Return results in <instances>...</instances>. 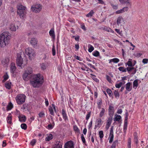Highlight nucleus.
<instances>
[{
	"instance_id": "obj_22",
	"label": "nucleus",
	"mask_w": 148,
	"mask_h": 148,
	"mask_svg": "<svg viewBox=\"0 0 148 148\" xmlns=\"http://www.w3.org/2000/svg\"><path fill=\"white\" fill-rule=\"evenodd\" d=\"M16 69V67L15 66V64L14 63H12L10 64L11 72L14 73Z\"/></svg>"
},
{
	"instance_id": "obj_33",
	"label": "nucleus",
	"mask_w": 148,
	"mask_h": 148,
	"mask_svg": "<svg viewBox=\"0 0 148 148\" xmlns=\"http://www.w3.org/2000/svg\"><path fill=\"white\" fill-rule=\"evenodd\" d=\"M11 83L10 82H7L5 84V87L8 89H10L11 88Z\"/></svg>"
},
{
	"instance_id": "obj_21",
	"label": "nucleus",
	"mask_w": 148,
	"mask_h": 148,
	"mask_svg": "<svg viewBox=\"0 0 148 148\" xmlns=\"http://www.w3.org/2000/svg\"><path fill=\"white\" fill-rule=\"evenodd\" d=\"M131 83L129 82L125 85V88L126 90L128 92L131 91L132 90V87L131 86Z\"/></svg>"
},
{
	"instance_id": "obj_28",
	"label": "nucleus",
	"mask_w": 148,
	"mask_h": 148,
	"mask_svg": "<svg viewBox=\"0 0 148 148\" xmlns=\"http://www.w3.org/2000/svg\"><path fill=\"white\" fill-rule=\"evenodd\" d=\"M99 135L100 138V140L101 142H102V138L103 137L104 134L102 131H100L99 132Z\"/></svg>"
},
{
	"instance_id": "obj_2",
	"label": "nucleus",
	"mask_w": 148,
	"mask_h": 148,
	"mask_svg": "<svg viewBox=\"0 0 148 148\" xmlns=\"http://www.w3.org/2000/svg\"><path fill=\"white\" fill-rule=\"evenodd\" d=\"M10 36L8 32H3L0 35V46L4 47L9 43Z\"/></svg>"
},
{
	"instance_id": "obj_16",
	"label": "nucleus",
	"mask_w": 148,
	"mask_h": 148,
	"mask_svg": "<svg viewBox=\"0 0 148 148\" xmlns=\"http://www.w3.org/2000/svg\"><path fill=\"white\" fill-rule=\"evenodd\" d=\"M126 69L129 73H130L131 71H133L132 74H134L136 73V69L133 67H128Z\"/></svg>"
},
{
	"instance_id": "obj_23",
	"label": "nucleus",
	"mask_w": 148,
	"mask_h": 148,
	"mask_svg": "<svg viewBox=\"0 0 148 148\" xmlns=\"http://www.w3.org/2000/svg\"><path fill=\"white\" fill-rule=\"evenodd\" d=\"M12 116L11 113H9L7 118V121L10 124H12Z\"/></svg>"
},
{
	"instance_id": "obj_18",
	"label": "nucleus",
	"mask_w": 148,
	"mask_h": 148,
	"mask_svg": "<svg viewBox=\"0 0 148 148\" xmlns=\"http://www.w3.org/2000/svg\"><path fill=\"white\" fill-rule=\"evenodd\" d=\"M62 113L63 118L64 120V121H68V119L67 117V114L66 113V111L64 109H63L62 110Z\"/></svg>"
},
{
	"instance_id": "obj_41",
	"label": "nucleus",
	"mask_w": 148,
	"mask_h": 148,
	"mask_svg": "<svg viewBox=\"0 0 148 148\" xmlns=\"http://www.w3.org/2000/svg\"><path fill=\"white\" fill-rule=\"evenodd\" d=\"M55 125V123L53 121V122L52 123V125L50 124L48 125V129L50 130V129H53V127Z\"/></svg>"
},
{
	"instance_id": "obj_1",
	"label": "nucleus",
	"mask_w": 148,
	"mask_h": 148,
	"mask_svg": "<svg viewBox=\"0 0 148 148\" xmlns=\"http://www.w3.org/2000/svg\"><path fill=\"white\" fill-rule=\"evenodd\" d=\"M43 77L40 74L34 75L32 80L30 81V83L35 88L38 87L43 82Z\"/></svg>"
},
{
	"instance_id": "obj_8",
	"label": "nucleus",
	"mask_w": 148,
	"mask_h": 148,
	"mask_svg": "<svg viewBox=\"0 0 148 148\" xmlns=\"http://www.w3.org/2000/svg\"><path fill=\"white\" fill-rule=\"evenodd\" d=\"M23 58L21 55L20 54H18L16 62L18 66L20 67L21 69H23L24 67V66H23Z\"/></svg>"
},
{
	"instance_id": "obj_50",
	"label": "nucleus",
	"mask_w": 148,
	"mask_h": 148,
	"mask_svg": "<svg viewBox=\"0 0 148 148\" xmlns=\"http://www.w3.org/2000/svg\"><path fill=\"white\" fill-rule=\"evenodd\" d=\"M73 129L75 132H78L79 131V128H78L77 127L76 125H75L73 126Z\"/></svg>"
},
{
	"instance_id": "obj_17",
	"label": "nucleus",
	"mask_w": 148,
	"mask_h": 148,
	"mask_svg": "<svg viewBox=\"0 0 148 148\" xmlns=\"http://www.w3.org/2000/svg\"><path fill=\"white\" fill-rule=\"evenodd\" d=\"M9 61L10 60L9 58H5L2 60L1 63L3 65L6 66L9 63Z\"/></svg>"
},
{
	"instance_id": "obj_15",
	"label": "nucleus",
	"mask_w": 148,
	"mask_h": 148,
	"mask_svg": "<svg viewBox=\"0 0 148 148\" xmlns=\"http://www.w3.org/2000/svg\"><path fill=\"white\" fill-rule=\"evenodd\" d=\"M124 19L121 16L118 17L117 19L116 23L118 25H121L122 23L124 22Z\"/></svg>"
},
{
	"instance_id": "obj_25",
	"label": "nucleus",
	"mask_w": 148,
	"mask_h": 148,
	"mask_svg": "<svg viewBox=\"0 0 148 148\" xmlns=\"http://www.w3.org/2000/svg\"><path fill=\"white\" fill-rule=\"evenodd\" d=\"M47 136L45 138L46 141H49L53 138V135L52 134H47Z\"/></svg>"
},
{
	"instance_id": "obj_4",
	"label": "nucleus",
	"mask_w": 148,
	"mask_h": 148,
	"mask_svg": "<svg viewBox=\"0 0 148 148\" xmlns=\"http://www.w3.org/2000/svg\"><path fill=\"white\" fill-rule=\"evenodd\" d=\"M33 72L32 69L31 67H27L23 75V79L25 81H27L29 79L32 75Z\"/></svg>"
},
{
	"instance_id": "obj_34",
	"label": "nucleus",
	"mask_w": 148,
	"mask_h": 148,
	"mask_svg": "<svg viewBox=\"0 0 148 148\" xmlns=\"http://www.w3.org/2000/svg\"><path fill=\"white\" fill-rule=\"evenodd\" d=\"M21 108L25 111L27 110L28 109V105L27 103H25L22 106Z\"/></svg>"
},
{
	"instance_id": "obj_44",
	"label": "nucleus",
	"mask_w": 148,
	"mask_h": 148,
	"mask_svg": "<svg viewBox=\"0 0 148 148\" xmlns=\"http://www.w3.org/2000/svg\"><path fill=\"white\" fill-rule=\"evenodd\" d=\"M93 55L95 57H98L99 55V53L98 51H95L93 52Z\"/></svg>"
},
{
	"instance_id": "obj_10",
	"label": "nucleus",
	"mask_w": 148,
	"mask_h": 148,
	"mask_svg": "<svg viewBox=\"0 0 148 148\" xmlns=\"http://www.w3.org/2000/svg\"><path fill=\"white\" fill-rule=\"evenodd\" d=\"M101 122L102 120L100 118H99L96 119L94 127L95 129H96L97 127L99 128L101 126L102 124L101 123Z\"/></svg>"
},
{
	"instance_id": "obj_29",
	"label": "nucleus",
	"mask_w": 148,
	"mask_h": 148,
	"mask_svg": "<svg viewBox=\"0 0 148 148\" xmlns=\"http://www.w3.org/2000/svg\"><path fill=\"white\" fill-rule=\"evenodd\" d=\"M121 116L120 115L117 114H116L114 116V121H120V119H121Z\"/></svg>"
},
{
	"instance_id": "obj_59",
	"label": "nucleus",
	"mask_w": 148,
	"mask_h": 148,
	"mask_svg": "<svg viewBox=\"0 0 148 148\" xmlns=\"http://www.w3.org/2000/svg\"><path fill=\"white\" fill-rule=\"evenodd\" d=\"M115 31L117 32V33L120 35H121L122 34V31H120V29H115Z\"/></svg>"
},
{
	"instance_id": "obj_9",
	"label": "nucleus",
	"mask_w": 148,
	"mask_h": 148,
	"mask_svg": "<svg viewBox=\"0 0 148 148\" xmlns=\"http://www.w3.org/2000/svg\"><path fill=\"white\" fill-rule=\"evenodd\" d=\"M64 148H74L73 142L72 141L67 142L64 145Z\"/></svg>"
},
{
	"instance_id": "obj_45",
	"label": "nucleus",
	"mask_w": 148,
	"mask_h": 148,
	"mask_svg": "<svg viewBox=\"0 0 148 148\" xmlns=\"http://www.w3.org/2000/svg\"><path fill=\"white\" fill-rule=\"evenodd\" d=\"M94 12L92 10L86 15V16L88 17H91L92 16Z\"/></svg>"
},
{
	"instance_id": "obj_63",
	"label": "nucleus",
	"mask_w": 148,
	"mask_h": 148,
	"mask_svg": "<svg viewBox=\"0 0 148 148\" xmlns=\"http://www.w3.org/2000/svg\"><path fill=\"white\" fill-rule=\"evenodd\" d=\"M45 103L46 106H48L49 103V101L47 99V98H45Z\"/></svg>"
},
{
	"instance_id": "obj_48",
	"label": "nucleus",
	"mask_w": 148,
	"mask_h": 148,
	"mask_svg": "<svg viewBox=\"0 0 148 148\" xmlns=\"http://www.w3.org/2000/svg\"><path fill=\"white\" fill-rule=\"evenodd\" d=\"M38 115L40 118H42L45 116V114L42 111L39 113Z\"/></svg>"
},
{
	"instance_id": "obj_60",
	"label": "nucleus",
	"mask_w": 148,
	"mask_h": 148,
	"mask_svg": "<svg viewBox=\"0 0 148 148\" xmlns=\"http://www.w3.org/2000/svg\"><path fill=\"white\" fill-rule=\"evenodd\" d=\"M36 143V140L35 139L32 140L30 142V144L32 146L34 145Z\"/></svg>"
},
{
	"instance_id": "obj_55",
	"label": "nucleus",
	"mask_w": 148,
	"mask_h": 148,
	"mask_svg": "<svg viewBox=\"0 0 148 148\" xmlns=\"http://www.w3.org/2000/svg\"><path fill=\"white\" fill-rule=\"evenodd\" d=\"M123 84V83L121 82H120L119 84H117L115 85V87L117 88H120Z\"/></svg>"
},
{
	"instance_id": "obj_51",
	"label": "nucleus",
	"mask_w": 148,
	"mask_h": 148,
	"mask_svg": "<svg viewBox=\"0 0 148 148\" xmlns=\"http://www.w3.org/2000/svg\"><path fill=\"white\" fill-rule=\"evenodd\" d=\"M21 128L24 130H26L27 129V126L26 125L25 123H23L21 125Z\"/></svg>"
},
{
	"instance_id": "obj_40",
	"label": "nucleus",
	"mask_w": 148,
	"mask_h": 148,
	"mask_svg": "<svg viewBox=\"0 0 148 148\" xmlns=\"http://www.w3.org/2000/svg\"><path fill=\"white\" fill-rule=\"evenodd\" d=\"M114 137V135H109L108 139H109V143H111L112 142L113 140Z\"/></svg>"
},
{
	"instance_id": "obj_37",
	"label": "nucleus",
	"mask_w": 148,
	"mask_h": 148,
	"mask_svg": "<svg viewBox=\"0 0 148 148\" xmlns=\"http://www.w3.org/2000/svg\"><path fill=\"white\" fill-rule=\"evenodd\" d=\"M13 107V105L11 102H10L7 106V110H11Z\"/></svg>"
},
{
	"instance_id": "obj_31",
	"label": "nucleus",
	"mask_w": 148,
	"mask_h": 148,
	"mask_svg": "<svg viewBox=\"0 0 148 148\" xmlns=\"http://www.w3.org/2000/svg\"><path fill=\"white\" fill-rule=\"evenodd\" d=\"M114 95L115 97L117 99L119 97L120 95L118 90H115L113 92Z\"/></svg>"
},
{
	"instance_id": "obj_57",
	"label": "nucleus",
	"mask_w": 148,
	"mask_h": 148,
	"mask_svg": "<svg viewBox=\"0 0 148 148\" xmlns=\"http://www.w3.org/2000/svg\"><path fill=\"white\" fill-rule=\"evenodd\" d=\"M106 79L108 81V82L110 83H111L112 80L110 77L108 75H106Z\"/></svg>"
},
{
	"instance_id": "obj_43",
	"label": "nucleus",
	"mask_w": 148,
	"mask_h": 148,
	"mask_svg": "<svg viewBox=\"0 0 148 148\" xmlns=\"http://www.w3.org/2000/svg\"><path fill=\"white\" fill-rule=\"evenodd\" d=\"M49 110L50 112V114L52 115H54V113L53 111V108L51 106L49 107Z\"/></svg>"
},
{
	"instance_id": "obj_12",
	"label": "nucleus",
	"mask_w": 148,
	"mask_h": 148,
	"mask_svg": "<svg viewBox=\"0 0 148 148\" xmlns=\"http://www.w3.org/2000/svg\"><path fill=\"white\" fill-rule=\"evenodd\" d=\"M38 40L34 38H31L30 43L31 44L34 48L36 47H37V44Z\"/></svg>"
},
{
	"instance_id": "obj_62",
	"label": "nucleus",
	"mask_w": 148,
	"mask_h": 148,
	"mask_svg": "<svg viewBox=\"0 0 148 148\" xmlns=\"http://www.w3.org/2000/svg\"><path fill=\"white\" fill-rule=\"evenodd\" d=\"M92 120L90 121L89 124L88 126V129H90L92 127Z\"/></svg>"
},
{
	"instance_id": "obj_49",
	"label": "nucleus",
	"mask_w": 148,
	"mask_h": 148,
	"mask_svg": "<svg viewBox=\"0 0 148 148\" xmlns=\"http://www.w3.org/2000/svg\"><path fill=\"white\" fill-rule=\"evenodd\" d=\"M131 139L129 138L127 142V147L128 148H131Z\"/></svg>"
},
{
	"instance_id": "obj_24",
	"label": "nucleus",
	"mask_w": 148,
	"mask_h": 148,
	"mask_svg": "<svg viewBox=\"0 0 148 148\" xmlns=\"http://www.w3.org/2000/svg\"><path fill=\"white\" fill-rule=\"evenodd\" d=\"M18 118L19 121L21 122H25L26 120V117L24 115L19 116Z\"/></svg>"
},
{
	"instance_id": "obj_46",
	"label": "nucleus",
	"mask_w": 148,
	"mask_h": 148,
	"mask_svg": "<svg viewBox=\"0 0 148 148\" xmlns=\"http://www.w3.org/2000/svg\"><path fill=\"white\" fill-rule=\"evenodd\" d=\"M138 86V81L136 80H135L133 82V87L134 88L135 87L136 88Z\"/></svg>"
},
{
	"instance_id": "obj_54",
	"label": "nucleus",
	"mask_w": 148,
	"mask_h": 148,
	"mask_svg": "<svg viewBox=\"0 0 148 148\" xmlns=\"http://www.w3.org/2000/svg\"><path fill=\"white\" fill-rule=\"evenodd\" d=\"M81 139L83 143H85L86 142L85 138L84 137L83 134H82L81 135Z\"/></svg>"
},
{
	"instance_id": "obj_61",
	"label": "nucleus",
	"mask_w": 148,
	"mask_h": 148,
	"mask_svg": "<svg viewBox=\"0 0 148 148\" xmlns=\"http://www.w3.org/2000/svg\"><path fill=\"white\" fill-rule=\"evenodd\" d=\"M142 62L144 64H147L148 62V59L145 58L143 60Z\"/></svg>"
},
{
	"instance_id": "obj_38",
	"label": "nucleus",
	"mask_w": 148,
	"mask_h": 148,
	"mask_svg": "<svg viewBox=\"0 0 148 148\" xmlns=\"http://www.w3.org/2000/svg\"><path fill=\"white\" fill-rule=\"evenodd\" d=\"M118 69L122 72H125L127 71L126 68L123 66L120 67L118 68Z\"/></svg>"
},
{
	"instance_id": "obj_26",
	"label": "nucleus",
	"mask_w": 148,
	"mask_h": 148,
	"mask_svg": "<svg viewBox=\"0 0 148 148\" xmlns=\"http://www.w3.org/2000/svg\"><path fill=\"white\" fill-rule=\"evenodd\" d=\"M109 63H111L112 62H113L115 63H117L119 61V60L117 58H114L112 59L109 60Z\"/></svg>"
},
{
	"instance_id": "obj_56",
	"label": "nucleus",
	"mask_w": 148,
	"mask_h": 148,
	"mask_svg": "<svg viewBox=\"0 0 148 148\" xmlns=\"http://www.w3.org/2000/svg\"><path fill=\"white\" fill-rule=\"evenodd\" d=\"M127 64L128 66L130 67H132L134 66L132 65V62L130 60L128 61Z\"/></svg>"
},
{
	"instance_id": "obj_32",
	"label": "nucleus",
	"mask_w": 148,
	"mask_h": 148,
	"mask_svg": "<svg viewBox=\"0 0 148 148\" xmlns=\"http://www.w3.org/2000/svg\"><path fill=\"white\" fill-rule=\"evenodd\" d=\"M105 112V109L103 108H102L99 114V116L100 118L102 117L103 116Z\"/></svg>"
},
{
	"instance_id": "obj_7",
	"label": "nucleus",
	"mask_w": 148,
	"mask_h": 148,
	"mask_svg": "<svg viewBox=\"0 0 148 148\" xmlns=\"http://www.w3.org/2000/svg\"><path fill=\"white\" fill-rule=\"evenodd\" d=\"M42 6L40 4L33 5L31 7V9L33 12L37 13L40 12L42 10Z\"/></svg>"
},
{
	"instance_id": "obj_14",
	"label": "nucleus",
	"mask_w": 148,
	"mask_h": 148,
	"mask_svg": "<svg viewBox=\"0 0 148 148\" xmlns=\"http://www.w3.org/2000/svg\"><path fill=\"white\" fill-rule=\"evenodd\" d=\"M18 26L16 25L14 23H11L9 26L10 29L12 31H15L18 28Z\"/></svg>"
},
{
	"instance_id": "obj_39",
	"label": "nucleus",
	"mask_w": 148,
	"mask_h": 148,
	"mask_svg": "<svg viewBox=\"0 0 148 148\" xmlns=\"http://www.w3.org/2000/svg\"><path fill=\"white\" fill-rule=\"evenodd\" d=\"M90 75H91V77L96 82H99V80L98 79H97V78L95 77V76L93 75L92 74H91Z\"/></svg>"
},
{
	"instance_id": "obj_36",
	"label": "nucleus",
	"mask_w": 148,
	"mask_h": 148,
	"mask_svg": "<svg viewBox=\"0 0 148 148\" xmlns=\"http://www.w3.org/2000/svg\"><path fill=\"white\" fill-rule=\"evenodd\" d=\"M112 117L113 116H110V117L108 118V119L107 121L106 124L111 125L112 119Z\"/></svg>"
},
{
	"instance_id": "obj_42",
	"label": "nucleus",
	"mask_w": 148,
	"mask_h": 148,
	"mask_svg": "<svg viewBox=\"0 0 148 148\" xmlns=\"http://www.w3.org/2000/svg\"><path fill=\"white\" fill-rule=\"evenodd\" d=\"M127 123L124 122L123 126V131L125 133L126 132V131L127 128Z\"/></svg>"
},
{
	"instance_id": "obj_6",
	"label": "nucleus",
	"mask_w": 148,
	"mask_h": 148,
	"mask_svg": "<svg viewBox=\"0 0 148 148\" xmlns=\"http://www.w3.org/2000/svg\"><path fill=\"white\" fill-rule=\"evenodd\" d=\"M25 52L26 54L28 56L30 60H32V58L36 55L35 51L31 47L26 48L25 49Z\"/></svg>"
},
{
	"instance_id": "obj_5",
	"label": "nucleus",
	"mask_w": 148,
	"mask_h": 148,
	"mask_svg": "<svg viewBox=\"0 0 148 148\" xmlns=\"http://www.w3.org/2000/svg\"><path fill=\"white\" fill-rule=\"evenodd\" d=\"M25 95L23 94H20L17 95L15 97V99L18 105L23 104L25 101Z\"/></svg>"
},
{
	"instance_id": "obj_52",
	"label": "nucleus",
	"mask_w": 148,
	"mask_h": 148,
	"mask_svg": "<svg viewBox=\"0 0 148 148\" xmlns=\"http://www.w3.org/2000/svg\"><path fill=\"white\" fill-rule=\"evenodd\" d=\"M125 3L127 4V5H129L130 6L132 5V3L130 0H126V1H125Z\"/></svg>"
},
{
	"instance_id": "obj_30",
	"label": "nucleus",
	"mask_w": 148,
	"mask_h": 148,
	"mask_svg": "<svg viewBox=\"0 0 148 148\" xmlns=\"http://www.w3.org/2000/svg\"><path fill=\"white\" fill-rule=\"evenodd\" d=\"M106 92L110 97L113 98V95L111 90L109 88L107 89Z\"/></svg>"
},
{
	"instance_id": "obj_11",
	"label": "nucleus",
	"mask_w": 148,
	"mask_h": 148,
	"mask_svg": "<svg viewBox=\"0 0 148 148\" xmlns=\"http://www.w3.org/2000/svg\"><path fill=\"white\" fill-rule=\"evenodd\" d=\"M114 112V108L110 105L108 108V115L109 116H113Z\"/></svg>"
},
{
	"instance_id": "obj_53",
	"label": "nucleus",
	"mask_w": 148,
	"mask_h": 148,
	"mask_svg": "<svg viewBox=\"0 0 148 148\" xmlns=\"http://www.w3.org/2000/svg\"><path fill=\"white\" fill-rule=\"evenodd\" d=\"M52 55L53 56H54L56 55V51L55 50V47L54 45H53L52 46Z\"/></svg>"
},
{
	"instance_id": "obj_35",
	"label": "nucleus",
	"mask_w": 148,
	"mask_h": 148,
	"mask_svg": "<svg viewBox=\"0 0 148 148\" xmlns=\"http://www.w3.org/2000/svg\"><path fill=\"white\" fill-rule=\"evenodd\" d=\"M118 140H115L113 143L111 148H116V146L118 144Z\"/></svg>"
},
{
	"instance_id": "obj_58",
	"label": "nucleus",
	"mask_w": 148,
	"mask_h": 148,
	"mask_svg": "<svg viewBox=\"0 0 148 148\" xmlns=\"http://www.w3.org/2000/svg\"><path fill=\"white\" fill-rule=\"evenodd\" d=\"M91 114L90 112H88L86 116V119L88 120Z\"/></svg>"
},
{
	"instance_id": "obj_3",
	"label": "nucleus",
	"mask_w": 148,
	"mask_h": 148,
	"mask_svg": "<svg viewBox=\"0 0 148 148\" xmlns=\"http://www.w3.org/2000/svg\"><path fill=\"white\" fill-rule=\"evenodd\" d=\"M17 13L20 18L23 19L25 17L27 13V9L26 7L19 4L17 6Z\"/></svg>"
},
{
	"instance_id": "obj_47",
	"label": "nucleus",
	"mask_w": 148,
	"mask_h": 148,
	"mask_svg": "<svg viewBox=\"0 0 148 148\" xmlns=\"http://www.w3.org/2000/svg\"><path fill=\"white\" fill-rule=\"evenodd\" d=\"M89 46H90V47L88 49V51L90 52H91L94 50V48L90 44L88 45V47Z\"/></svg>"
},
{
	"instance_id": "obj_20",
	"label": "nucleus",
	"mask_w": 148,
	"mask_h": 148,
	"mask_svg": "<svg viewBox=\"0 0 148 148\" xmlns=\"http://www.w3.org/2000/svg\"><path fill=\"white\" fill-rule=\"evenodd\" d=\"M50 36L52 37V38L54 40L55 38V34L54 29L52 28L49 32Z\"/></svg>"
},
{
	"instance_id": "obj_27",
	"label": "nucleus",
	"mask_w": 148,
	"mask_h": 148,
	"mask_svg": "<svg viewBox=\"0 0 148 148\" xmlns=\"http://www.w3.org/2000/svg\"><path fill=\"white\" fill-rule=\"evenodd\" d=\"M40 65L41 69L44 70L46 69L47 67V64L45 63H42L40 64Z\"/></svg>"
},
{
	"instance_id": "obj_64",
	"label": "nucleus",
	"mask_w": 148,
	"mask_h": 148,
	"mask_svg": "<svg viewBox=\"0 0 148 148\" xmlns=\"http://www.w3.org/2000/svg\"><path fill=\"white\" fill-rule=\"evenodd\" d=\"M8 78V75H5L3 76L4 79L3 80L5 81H6Z\"/></svg>"
},
{
	"instance_id": "obj_19",
	"label": "nucleus",
	"mask_w": 148,
	"mask_h": 148,
	"mask_svg": "<svg viewBox=\"0 0 148 148\" xmlns=\"http://www.w3.org/2000/svg\"><path fill=\"white\" fill-rule=\"evenodd\" d=\"M62 143L59 141L56 142L55 146L53 148H62Z\"/></svg>"
},
{
	"instance_id": "obj_13",
	"label": "nucleus",
	"mask_w": 148,
	"mask_h": 148,
	"mask_svg": "<svg viewBox=\"0 0 148 148\" xmlns=\"http://www.w3.org/2000/svg\"><path fill=\"white\" fill-rule=\"evenodd\" d=\"M129 9V8L128 7H125L123 8L122 9L118 10L116 11L115 12L116 14H119L121 13H122L125 11H127Z\"/></svg>"
}]
</instances>
